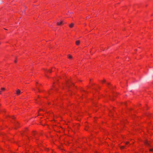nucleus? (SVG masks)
<instances>
[{"label": "nucleus", "mask_w": 153, "mask_h": 153, "mask_svg": "<svg viewBox=\"0 0 153 153\" xmlns=\"http://www.w3.org/2000/svg\"><path fill=\"white\" fill-rule=\"evenodd\" d=\"M21 92L20 90L19 89H18L16 91V94L17 95H19Z\"/></svg>", "instance_id": "1"}, {"label": "nucleus", "mask_w": 153, "mask_h": 153, "mask_svg": "<svg viewBox=\"0 0 153 153\" xmlns=\"http://www.w3.org/2000/svg\"><path fill=\"white\" fill-rule=\"evenodd\" d=\"M80 43V41L79 40H77L76 42V45H79Z\"/></svg>", "instance_id": "2"}, {"label": "nucleus", "mask_w": 153, "mask_h": 153, "mask_svg": "<svg viewBox=\"0 0 153 153\" xmlns=\"http://www.w3.org/2000/svg\"><path fill=\"white\" fill-rule=\"evenodd\" d=\"M74 25V23H71L69 25V26L70 28H72L73 27Z\"/></svg>", "instance_id": "3"}, {"label": "nucleus", "mask_w": 153, "mask_h": 153, "mask_svg": "<svg viewBox=\"0 0 153 153\" xmlns=\"http://www.w3.org/2000/svg\"><path fill=\"white\" fill-rule=\"evenodd\" d=\"M144 143L145 144L147 145V146H150V145L149 144V143H148V142L147 141H145L144 142Z\"/></svg>", "instance_id": "4"}, {"label": "nucleus", "mask_w": 153, "mask_h": 153, "mask_svg": "<svg viewBox=\"0 0 153 153\" xmlns=\"http://www.w3.org/2000/svg\"><path fill=\"white\" fill-rule=\"evenodd\" d=\"M62 24V21H61L60 22H58L57 23V25H59L61 24Z\"/></svg>", "instance_id": "5"}, {"label": "nucleus", "mask_w": 153, "mask_h": 153, "mask_svg": "<svg viewBox=\"0 0 153 153\" xmlns=\"http://www.w3.org/2000/svg\"><path fill=\"white\" fill-rule=\"evenodd\" d=\"M72 57V56L70 54H69L68 55V57L71 58V57Z\"/></svg>", "instance_id": "6"}, {"label": "nucleus", "mask_w": 153, "mask_h": 153, "mask_svg": "<svg viewBox=\"0 0 153 153\" xmlns=\"http://www.w3.org/2000/svg\"><path fill=\"white\" fill-rule=\"evenodd\" d=\"M124 147H124V146H121L120 147V149H123V148H124Z\"/></svg>", "instance_id": "7"}, {"label": "nucleus", "mask_w": 153, "mask_h": 153, "mask_svg": "<svg viewBox=\"0 0 153 153\" xmlns=\"http://www.w3.org/2000/svg\"><path fill=\"white\" fill-rule=\"evenodd\" d=\"M1 90L3 91L4 90H5V88H1Z\"/></svg>", "instance_id": "8"}, {"label": "nucleus", "mask_w": 153, "mask_h": 153, "mask_svg": "<svg viewBox=\"0 0 153 153\" xmlns=\"http://www.w3.org/2000/svg\"><path fill=\"white\" fill-rule=\"evenodd\" d=\"M91 51H92V49H91L90 50V53H91V54H92L93 53H91Z\"/></svg>", "instance_id": "9"}, {"label": "nucleus", "mask_w": 153, "mask_h": 153, "mask_svg": "<svg viewBox=\"0 0 153 153\" xmlns=\"http://www.w3.org/2000/svg\"><path fill=\"white\" fill-rule=\"evenodd\" d=\"M101 50L102 51H104L105 50V49H103V48H101Z\"/></svg>", "instance_id": "10"}, {"label": "nucleus", "mask_w": 153, "mask_h": 153, "mask_svg": "<svg viewBox=\"0 0 153 153\" xmlns=\"http://www.w3.org/2000/svg\"><path fill=\"white\" fill-rule=\"evenodd\" d=\"M149 151H153V149H149Z\"/></svg>", "instance_id": "11"}, {"label": "nucleus", "mask_w": 153, "mask_h": 153, "mask_svg": "<svg viewBox=\"0 0 153 153\" xmlns=\"http://www.w3.org/2000/svg\"><path fill=\"white\" fill-rule=\"evenodd\" d=\"M128 143H129V142H126V144H128Z\"/></svg>", "instance_id": "12"}, {"label": "nucleus", "mask_w": 153, "mask_h": 153, "mask_svg": "<svg viewBox=\"0 0 153 153\" xmlns=\"http://www.w3.org/2000/svg\"><path fill=\"white\" fill-rule=\"evenodd\" d=\"M37 89H38V90L39 91V92H40V90L39 89V88H37Z\"/></svg>", "instance_id": "13"}, {"label": "nucleus", "mask_w": 153, "mask_h": 153, "mask_svg": "<svg viewBox=\"0 0 153 153\" xmlns=\"http://www.w3.org/2000/svg\"><path fill=\"white\" fill-rule=\"evenodd\" d=\"M67 86L68 87H69V86H69V85L68 84H67Z\"/></svg>", "instance_id": "14"}, {"label": "nucleus", "mask_w": 153, "mask_h": 153, "mask_svg": "<svg viewBox=\"0 0 153 153\" xmlns=\"http://www.w3.org/2000/svg\"><path fill=\"white\" fill-rule=\"evenodd\" d=\"M105 82V80H103V81H102V82Z\"/></svg>", "instance_id": "15"}, {"label": "nucleus", "mask_w": 153, "mask_h": 153, "mask_svg": "<svg viewBox=\"0 0 153 153\" xmlns=\"http://www.w3.org/2000/svg\"><path fill=\"white\" fill-rule=\"evenodd\" d=\"M70 13V14H72V13H73V12H70V13Z\"/></svg>", "instance_id": "16"}, {"label": "nucleus", "mask_w": 153, "mask_h": 153, "mask_svg": "<svg viewBox=\"0 0 153 153\" xmlns=\"http://www.w3.org/2000/svg\"><path fill=\"white\" fill-rule=\"evenodd\" d=\"M15 126H17V124H15Z\"/></svg>", "instance_id": "17"}, {"label": "nucleus", "mask_w": 153, "mask_h": 153, "mask_svg": "<svg viewBox=\"0 0 153 153\" xmlns=\"http://www.w3.org/2000/svg\"><path fill=\"white\" fill-rule=\"evenodd\" d=\"M137 49H134V51H137Z\"/></svg>", "instance_id": "18"}, {"label": "nucleus", "mask_w": 153, "mask_h": 153, "mask_svg": "<svg viewBox=\"0 0 153 153\" xmlns=\"http://www.w3.org/2000/svg\"><path fill=\"white\" fill-rule=\"evenodd\" d=\"M49 71H50V72H51V71L49 70Z\"/></svg>", "instance_id": "19"}, {"label": "nucleus", "mask_w": 153, "mask_h": 153, "mask_svg": "<svg viewBox=\"0 0 153 153\" xmlns=\"http://www.w3.org/2000/svg\"><path fill=\"white\" fill-rule=\"evenodd\" d=\"M107 84L108 85H109L110 84L109 83H107Z\"/></svg>", "instance_id": "20"}, {"label": "nucleus", "mask_w": 153, "mask_h": 153, "mask_svg": "<svg viewBox=\"0 0 153 153\" xmlns=\"http://www.w3.org/2000/svg\"><path fill=\"white\" fill-rule=\"evenodd\" d=\"M12 118L13 119L14 118L13 116L12 117Z\"/></svg>", "instance_id": "21"}, {"label": "nucleus", "mask_w": 153, "mask_h": 153, "mask_svg": "<svg viewBox=\"0 0 153 153\" xmlns=\"http://www.w3.org/2000/svg\"><path fill=\"white\" fill-rule=\"evenodd\" d=\"M86 18H89V17H88V16H87V17H86Z\"/></svg>", "instance_id": "22"}, {"label": "nucleus", "mask_w": 153, "mask_h": 153, "mask_svg": "<svg viewBox=\"0 0 153 153\" xmlns=\"http://www.w3.org/2000/svg\"><path fill=\"white\" fill-rule=\"evenodd\" d=\"M1 94V91H0V94Z\"/></svg>", "instance_id": "23"}, {"label": "nucleus", "mask_w": 153, "mask_h": 153, "mask_svg": "<svg viewBox=\"0 0 153 153\" xmlns=\"http://www.w3.org/2000/svg\"><path fill=\"white\" fill-rule=\"evenodd\" d=\"M15 62H16V60H15Z\"/></svg>", "instance_id": "24"}, {"label": "nucleus", "mask_w": 153, "mask_h": 153, "mask_svg": "<svg viewBox=\"0 0 153 153\" xmlns=\"http://www.w3.org/2000/svg\"><path fill=\"white\" fill-rule=\"evenodd\" d=\"M108 49V48H106V49Z\"/></svg>", "instance_id": "25"}]
</instances>
